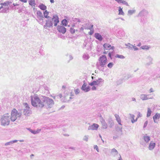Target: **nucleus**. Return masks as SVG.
Here are the masks:
<instances>
[{"label":"nucleus","instance_id":"nucleus-28","mask_svg":"<svg viewBox=\"0 0 160 160\" xmlns=\"http://www.w3.org/2000/svg\"><path fill=\"white\" fill-rule=\"evenodd\" d=\"M103 47L104 48H105L106 49H108L111 47V45L108 43H106L103 44Z\"/></svg>","mask_w":160,"mask_h":160},{"label":"nucleus","instance_id":"nucleus-58","mask_svg":"<svg viewBox=\"0 0 160 160\" xmlns=\"http://www.w3.org/2000/svg\"><path fill=\"white\" fill-rule=\"evenodd\" d=\"M132 48H133V49H134V50L135 51L138 50V48L136 47L135 46H133L132 47Z\"/></svg>","mask_w":160,"mask_h":160},{"label":"nucleus","instance_id":"nucleus-27","mask_svg":"<svg viewBox=\"0 0 160 160\" xmlns=\"http://www.w3.org/2000/svg\"><path fill=\"white\" fill-rule=\"evenodd\" d=\"M119 13L118 15H124V12L123 11L122 8H121V7H119L118 9Z\"/></svg>","mask_w":160,"mask_h":160},{"label":"nucleus","instance_id":"nucleus-24","mask_svg":"<svg viewBox=\"0 0 160 160\" xmlns=\"http://www.w3.org/2000/svg\"><path fill=\"white\" fill-rule=\"evenodd\" d=\"M38 7L43 10H45L47 9V7L43 4H40L38 6Z\"/></svg>","mask_w":160,"mask_h":160},{"label":"nucleus","instance_id":"nucleus-1","mask_svg":"<svg viewBox=\"0 0 160 160\" xmlns=\"http://www.w3.org/2000/svg\"><path fill=\"white\" fill-rule=\"evenodd\" d=\"M31 102L32 106L35 107L42 108L44 106L43 98L40 99L37 95L32 96Z\"/></svg>","mask_w":160,"mask_h":160},{"label":"nucleus","instance_id":"nucleus-64","mask_svg":"<svg viewBox=\"0 0 160 160\" xmlns=\"http://www.w3.org/2000/svg\"><path fill=\"white\" fill-rule=\"evenodd\" d=\"M132 101H133L136 102V99L134 98H132Z\"/></svg>","mask_w":160,"mask_h":160},{"label":"nucleus","instance_id":"nucleus-47","mask_svg":"<svg viewBox=\"0 0 160 160\" xmlns=\"http://www.w3.org/2000/svg\"><path fill=\"white\" fill-rule=\"evenodd\" d=\"M57 97V98L60 99L62 97V95L61 94L59 93L56 95Z\"/></svg>","mask_w":160,"mask_h":160},{"label":"nucleus","instance_id":"nucleus-13","mask_svg":"<svg viewBox=\"0 0 160 160\" xmlns=\"http://www.w3.org/2000/svg\"><path fill=\"white\" fill-rule=\"evenodd\" d=\"M99 125L96 123H93L92 125L89 126L88 128V130H97Z\"/></svg>","mask_w":160,"mask_h":160},{"label":"nucleus","instance_id":"nucleus-15","mask_svg":"<svg viewBox=\"0 0 160 160\" xmlns=\"http://www.w3.org/2000/svg\"><path fill=\"white\" fill-rule=\"evenodd\" d=\"M155 143L151 141L149 145L148 148L150 150H152L155 148Z\"/></svg>","mask_w":160,"mask_h":160},{"label":"nucleus","instance_id":"nucleus-55","mask_svg":"<svg viewBox=\"0 0 160 160\" xmlns=\"http://www.w3.org/2000/svg\"><path fill=\"white\" fill-rule=\"evenodd\" d=\"M137 120V118L136 119H133L132 120L131 122L132 123H134L135 122H136Z\"/></svg>","mask_w":160,"mask_h":160},{"label":"nucleus","instance_id":"nucleus-40","mask_svg":"<svg viewBox=\"0 0 160 160\" xmlns=\"http://www.w3.org/2000/svg\"><path fill=\"white\" fill-rule=\"evenodd\" d=\"M19 5V4H18L17 3H13L12 5H11V7L13 9H15L16 8H14V7L18 6Z\"/></svg>","mask_w":160,"mask_h":160},{"label":"nucleus","instance_id":"nucleus-45","mask_svg":"<svg viewBox=\"0 0 160 160\" xmlns=\"http://www.w3.org/2000/svg\"><path fill=\"white\" fill-rule=\"evenodd\" d=\"M74 92L76 95L78 94L80 92V91L79 89H76L74 90Z\"/></svg>","mask_w":160,"mask_h":160},{"label":"nucleus","instance_id":"nucleus-3","mask_svg":"<svg viewBox=\"0 0 160 160\" xmlns=\"http://www.w3.org/2000/svg\"><path fill=\"white\" fill-rule=\"evenodd\" d=\"M98 62L97 64V67L99 68H105L106 67L107 59L105 55H102L98 58Z\"/></svg>","mask_w":160,"mask_h":160},{"label":"nucleus","instance_id":"nucleus-7","mask_svg":"<svg viewBox=\"0 0 160 160\" xmlns=\"http://www.w3.org/2000/svg\"><path fill=\"white\" fill-rule=\"evenodd\" d=\"M21 114L18 112V111L15 109H13L11 113V117H10L11 120L12 122H14L17 119L18 117H21Z\"/></svg>","mask_w":160,"mask_h":160},{"label":"nucleus","instance_id":"nucleus-5","mask_svg":"<svg viewBox=\"0 0 160 160\" xmlns=\"http://www.w3.org/2000/svg\"><path fill=\"white\" fill-rule=\"evenodd\" d=\"M43 101L44 103V106L47 108H51L54 104L53 100L48 97H44Z\"/></svg>","mask_w":160,"mask_h":160},{"label":"nucleus","instance_id":"nucleus-35","mask_svg":"<svg viewBox=\"0 0 160 160\" xmlns=\"http://www.w3.org/2000/svg\"><path fill=\"white\" fill-rule=\"evenodd\" d=\"M135 12V10H129L128 11V14L131 15L132 14L134 13Z\"/></svg>","mask_w":160,"mask_h":160},{"label":"nucleus","instance_id":"nucleus-31","mask_svg":"<svg viewBox=\"0 0 160 160\" xmlns=\"http://www.w3.org/2000/svg\"><path fill=\"white\" fill-rule=\"evenodd\" d=\"M102 128L104 129H106L108 127V125L106 122H105L102 123Z\"/></svg>","mask_w":160,"mask_h":160},{"label":"nucleus","instance_id":"nucleus-36","mask_svg":"<svg viewBox=\"0 0 160 160\" xmlns=\"http://www.w3.org/2000/svg\"><path fill=\"white\" fill-rule=\"evenodd\" d=\"M140 48L142 49L148 50L149 47L148 46L144 45L141 46Z\"/></svg>","mask_w":160,"mask_h":160},{"label":"nucleus","instance_id":"nucleus-14","mask_svg":"<svg viewBox=\"0 0 160 160\" xmlns=\"http://www.w3.org/2000/svg\"><path fill=\"white\" fill-rule=\"evenodd\" d=\"M57 29L59 32L62 34L65 33L66 31V28L62 26H58L57 27Z\"/></svg>","mask_w":160,"mask_h":160},{"label":"nucleus","instance_id":"nucleus-21","mask_svg":"<svg viewBox=\"0 0 160 160\" xmlns=\"http://www.w3.org/2000/svg\"><path fill=\"white\" fill-rule=\"evenodd\" d=\"M160 118V113H156L155 115L153 117V119L154 122H157L156 120Z\"/></svg>","mask_w":160,"mask_h":160},{"label":"nucleus","instance_id":"nucleus-33","mask_svg":"<svg viewBox=\"0 0 160 160\" xmlns=\"http://www.w3.org/2000/svg\"><path fill=\"white\" fill-rule=\"evenodd\" d=\"M125 45L128 48L130 49H132V47L133 45L131 44L130 43H128V44H125Z\"/></svg>","mask_w":160,"mask_h":160},{"label":"nucleus","instance_id":"nucleus-34","mask_svg":"<svg viewBox=\"0 0 160 160\" xmlns=\"http://www.w3.org/2000/svg\"><path fill=\"white\" fill-rule=\"evenodd\" d=\"M28 130H29V131L31 132L33 134H36L38 132L36 131L35 130H32L30 128H28Z\"/></svg>","mask_w":160,"mask_h":160},{"label":"nucleus","instance_id":"nucleus-17","mask_svg":"<svg viewBox=\"0 0 160 160\" xmlns=\"http://www.w3.org/2000/svg\"><path fill=\"white\" fill-rule=\"evenodd\" d=\"M147 61L148 62H147L146 63V65L149 66L152 64L153 59L151 57H148L147 58Z\"/></svg>","mask_w":160,"mask_h":160},{"label":"nucleus","instance_id":"nucleus-25","mask_svg":"<svg viewBox=\"0 0 160 160\" xmlns=\"http://www.w3.org/2000/svg\"><path fill=\"white\" fill-rule=\"evenodd\" d=\"M90 57L89 55L87 53H84L82 56L83 59L85 60L88 59Z\"/></svg>","mask_w":160,"mask_h":160},{"label":"nucleus","instance_id":"nucleus-53","mask_svg":"<svg viewBox=\"0 0 160 160\" xmlns=\"http://www.w3.org/2000/svg\"><path fill=\"white\" fill-rule=\"evenodd\" d=\"M142 116V114L140 112L138 113V115L137 116V118L139 117H141Z\"/></svg>","mask_w":160,"mask_h":160},{"label":"nucleus","instance_id":"nucleus-48","mask_svg":"<svg viewBox=\"0 0 160 160\" xmlns=\"http://www.w3.org/2000/svg\"><path fill=\"white\" fill-rule=\"evenodd\" d=\"M79 80L78 79H76L73 81V84H77L79 83Z\"/></svg>","mask_w":160,"mask_h":160},{"label":"nucleus","instance_id":"nucleus-57","mask_svg":"<svg viewBox=\"0 0 160 160\" xmlns=\"http://www.w3.org/2000/svg\"><path fill=\"white\" fill-rule=\"evenodd\" d=\"M146 11L145 10H142V11H141L140 12V13L139 14V15L140 16H141L142 13L145 12H146Z\"/></svg>","mask_w":160,"mask_h":160},{"label":"nucleus","instance_id":"nucleus-30","mask_svg":"<svg viewBox=\"0 0 160 160\" xmlns=\"http://www.w3.org/2000/svg\"><path fill=\"white\" fill-rule=\"evenodd\" d=\"M151 112H152V111H151V109L150 108H148V111H147V117H148L149 116H150L151 115Z\"/></svg>","mask_w":160,"mask_h":160},{"label":"nucleus","instance_id":"nucleus-49","mask_svg":"<svg viewBox=\"0 0 160 160\" xmlns=\"http://www.w3.org/2000/svg\"><path fill=\"white\" fill-rule=\"evenodd\" d=\"M67 57H68L69 58V61L68 62H69V61L72 60L73 59V57H72V56L71 55H67Z\"/></svg>","mask_w":160,"mask_h":160},{"label":"nucleus","instance_id":"nucleus-38","mask_svg":"<svg viewBox=\"0 0 160 160\" xmlns=\"http://www.w3.org/2000/svg\"><path fill=\"white\" fill-rule=\"evenodd\" d=\"M89 136L88 135H85L83 138V140L86 142H88V139Z\"/></svg>","mask_w":160,"mask_h":160},{"label":"nucleus","instance_id":"nucleus-32","mask_svg":"<svg viewBox=\"0 0 160 160\" xmlns=\"http://www.w3.org/2000/svg\"><path fill=\"white\" fill-rule=\"evenodd\" d=\"M93 27V25H92L91 26V27L88 28V29L91 30L88 33L90 35H92L93 33V30H91L92 29Z\"/></svg>","mask_w":160,"mask_h":160},{"label":"nucleus","instance_id":"nucleus-26","mask_svg":"<svg viewBox=\"0 0 160 160\" xmlns=\"http://www.w3.org/2000/svg\"><path fill=\"white\" fill-rule=\"evenodd\" d=\"M48 13L49 12L47 10H45L43 12L44 17L47 19L50 18V17L48 16Z\"/></svg>","mask_w":160,"mask_h":160},{"label":"nucleus","instance_id":"nucleus-2","mask_svg":"<svg viewBox=\"0 0 160 160\" xmlns=\"http://www.w3.org/2000/svg\"><path fill=\"white\" fill-rule=\"evenodd\" d=\"M59 22L58 16L56 15H54L52 18H49L46 20V23L44 26V28L47 29V27L50 28L52 27L53 23H54V26H56Z\"/></svg>","mask_w":160,"mask_h":160},{"label":"nucleus","instance_id":"nucleus-42","mask_svg":"<svg viewBox=\"0 0 160 160\" xmlns=\"http://www.w3.org/2000/svg\"><path fill=\"white\" fill-rule=\"evenodd\" d=\"M113 65L114 64L112 62H110L108 64L107 66L108 68H111L113 67Z\"/></svg>","mask_w":160,"mask_h":160},{"label":"nucleus","instance_id":"nucleus-60","mask_svg":"<svg viewBox=\"0 0 160 160\" xmlns=\"http://www.w3.org/2000/svg\"><path fill=\"white\" fill-rule=\"evenodd\" d=\"M108 56L111 59H112V54L111 52H109L108 53Z\"/></svg>","mask_w":160,"mask_h":160},{"label":"nucleus","instance_id":"nucleus-37","mask_svg":"<svg viewBox=\"0 0 160 160\" xmlns=\"http://www.w3.org/2000/svg\"><path fill=\"white\" fill-rule=\"evenodd\" d=\"M62 24L65 26H66L67 25V21L66 19H63L62 22Z\"/></svg>","mask_w":160,"mask_h":160},{"label":"nucleus","instance_id":"nucleus-61","mask_svg":"<svg viewBox=\"0 0 160 160\" xmlns=\"http://www.w3.org/2000/svg\"><path fill=\"white\" fill-rule=\"evenodd\" d=\"M119 159L118 160H122L120 154H119Z\"/></svg>","mask_w":160,"mask_h":160},{"label":"nucleus","instance_id":"nucleus-29","mask_svg":"<svg viewBox=\"0 0 160 160\" xmlns=\"http://www.w3.org/2000/svg\"><path fill=\"white\" fill-rule=\"evenodd\" d=\"M29 4L32 6H35L36 4L35 0H30L29 2Z\"/></svg>","mask_w":160,"mask_h":160},{"label":"nucleus","instance_id":"nucleus-19","mask_svg":"<svg viewBox=\"0 0 160 160\" xmlns=\"http://www.w3.org/2000/svg\"><path fill=\"white\" fill-rule=\"evenodd\" d=\"M114 116L118 124L120 125H122L121 120L119 116L117 114H115Z\"/></svg>","mask_w":160,"mask_h":160},{"label":"nucleus","instance_id":"nucleus-4","mask_svg":"<svg viewBox=\"0 0 160 160\" xmlns=\"http://www.w3.org/2000/svg\"><path fill=\"white\" fill-rule=\"evenodd\" d=\"M10 116L8 113L5 114L1 116L0 122L1 125L3 126L8 125L10 122Z\"/></svg>","mask_w":160,"mask_h":160},{"label":"nucleus","instance_id":"nucleus-50","mask_svg":"<svg viewBox=\"0 0 160 160\" xmlns=\"http://www.w3.org/2000/svg\"><path fill=\"white\" fill-rule=\"evenodd\" d=\"M100 121L101 123L105 122V120L101 116H100Z\"/></svg>","mask_w":160,"mask_h":160},{"label":"nucleus","instance_id":"nucleus-43","mask_svg":"<svg viewBox=\"0 0 160 160\" xmlns=\"http://www.w3.org/2000/svg\"><path fill=\"white\" fill-rule=\"evenodd\" d=\"M131 77V76L130 75L128 74L126 75L124 77V79L125 80H127L129 78Z\"/></svg>","mask_w":160,"mask_h":160},{"label":"nucleus","instance_id":"nucleus-11","mask_svg":"<svg viewBox=\"0 0 160 160\" xmlns=\"http://www.w3.org/2000/svg\"><path fill=\"white\" fill-rule=\"evenodd\" d=\"M87 83L85 81H83V84L82 86L81 89L84 91L85 92H87L89 91L90 90V88L89 86H87Z\"/></svg>","mask_w":160,"mask_h":160},{"label":"nucleus","instance_id":"nucleus-23","mask_svg":"<svg viewBox=\"0 0 160 160\" xmlns=\"http://www.w3.org/2000/svg\"><path fill=\"white\" fill-rule=\"evenodd\" d=\"M108 123L109 124V127L112 128L114 125V122L112 118H109L108 120Z\"/></svg>","mask_w":160,"mask_h":160},{"label":"nucleus","instance_id":"nucleus-18","mask_svg":"<svg viewBox=\"0 0 160 160\" xmlns=\"http://www.w3.org/2000/svg\"><path fill=\"white\" fill-rule=\"evenodd\" d=\"M143 138L144 142L146 143H148L150 140V137L148 136L147 134H146L143 137Z\"/></svg>","mask_w":160,"mask_h":160},{"label":"nucleus","instance_id":"nucleus-51","mask_svg":"<svg viewBox=\"0 0 160 160\" xmlns=\"http://www.w3.org/2000/svg\"><path fill=\"white\" fill-rule=\"evenodd\" d=\"M129 115L130 117L132 119H133L134 118L135 116L134 115L130 113V114H129Z\"/></svg>","mask_w":160,"mask_h":160},{"label":"nucleus","instance_id":"nucleus-54","mask_svg":"<svg viewBox=\"0 0 160 160\" xmlns=\"http://www.w3.org/2000/svg\"><path fill=\"white\" fill-rule=\"evenodd\" d=\"M115 1L117 2L118 3H121L122 0H115Z\"/></svg>","mask_w":160,"mask_h":160},{"label":"nucleus","instance_id":"nucleus-63","mask_svg":"<svg viewBox=\"0 0 160 160\" xmlns=\"http://www.w3.org/2000/svg\"><path fill=\"white\" fill-rule=\"evenodd\" d=\"M98 148V147L97 145H95L94 146V148L95 149H97Z\"/></svg>","mask_w":160,"mask_h":160},{"label":"nucleus","instance_id":"nucleus-12","mask_svg":"<svg viewBox=\"0 0 160 160\" xmlns=\"http://www.w3.org/2000/svg\"><path fill=\"white\" fill-rule=\"evenodd\" d=\"M149 95L146 94H142L140 95V98L143 101L149 99H152L153 98H149Z\"/></svg>","mask_w":160,"mask_h":160},{"label":"nucleus","instance_id":"nucleus-8","mask_svg":"<svg viewBox=\"0 0 160 160\" xmlns=\"http://www.w3.org/2000/svg\"><path fill=\"white\" fill-rule=\"evenodd\" d=\"M104 80L101 78H99L96 80H94L92 82L89 83V85L91 86H101L102 85V83Z\"/></svg>","mask_w":160,"mask_h":160},{"label":"nucleus","instance_id":"nucleus-41","mask_svg":"<svg viewBox=\"0 0 160 160\" xmlns=\"http://www.w3.org/2000/svg\"><path fill=\"white\" fill-rule=\"evenodd\" d=\"M116 57L120 58L123 59L125 58V57L122 55H120L119 54H116Z\"/></svg>","mask_w":160,"mask_h":160},{"label":"nucleus","instance_id":"nucleus-56","mask_svg":"<svg viewBox=\"0 0 160 160\" xmlns=\"http://www.w3.org/2000/svg\"><path fill=\"white\" fill-rule=\"evenodd\" d=\"M92 88V89L93 90H95L96 89V87L95 86H93Z\"/></svg>","mask_w":160,"mask_h":160},{"label":"nucleus","instance_id":"nucleus-9","mask_svg":"<svg viewBox=\"0 0 160 160\" xmlns=\"http://www.w3.org/2000/svg\"><path fill=\"white\" fill-rule=\"evenodd\" d=\"M23 105L25 108L23 110V113L26 116H29L32 113V111L30 109L28 105L26 103H24Z\"/></svg>","mask_w":160,"mask_h":160},{"label":"nucleus","instance_id":"nucleus-22","mask_svg":"<svg viewBox=\"0 0 160 160\" xmlns=\"http://www.w3.org/2000/svg\"><path fill=\"white\" fill-rule=\"evenodd\" d=\"M18 141L17 140H14L10 141L9 142L6 143L5 144V145L7 146L8 145H11L14 143L17 142H18Z\"/></svg>","mask_w":160,"mask_h":160},{"label":"nucleus","instance_id":"nucleus-44","mask_svg":"<svg viewBox=\"0 0 160 160\" xmlns=\"http://www.w3.org/2000/svg\"><path fill=\"white\" fill-rule=\"evenodd\" d=\"M76 30L74 29L73 28H71L70 29V31L71 33H74L75 32Z\"/></svg>","mask_w":160,"mask_h":160},{"label":"nucleus","instance_id":"nucleus-16","mask_svg":"<svg viewBox=\"0 0 160 160\" xmlns=\"http://www.w3.org/2000/svg\"><path fill=\"white\" fill-rule=\"evenodd\" d=\"M111 154L113 157H115L117 155H119V153L118 151L115 148H113L111 149Z\"/></svg>","mask_w":160,"mask_h":160},{"label":"nucleus","instance_id":"nucleus-46","mask_svg":"<svg viewBox=\"0 0 160 160\" xmlns=\"http://www.w3.org/2000/svg\"><path fill=\"white\" fill-rule=\"evenodd\" d=\"M121 3H122L124 5H125L127 6H129V4H128V2L125 0H122V2Z\"/></svg>","mask_w":160,"mask_h":160},{"label":"nucleus","instance_id":"nucleus-59","mask_svg":"<svg viewBox=\"0 0 160 160\" xmlns=\"http://www.w3.org/2000/svg\"><path fill=\"white\" fill-rule=\"evenodd\" d=\"M154 90H153V89L152 88H151L150 89H149V92L150 93H151V92H154Z\"/></svg>","mask_w":160,"mask_h":160},{"label":"nucleus","instance_id":"nucleus-39","mask_svg":"<svg viewBox=\"0 0 160 160\" xmlns=\"http://www.w3.org/2000/svg\"><path fill=\"white\" fill-rule=\"evenodd\" d=\"M73 21L77 23V22H81V20L79 18H74L73 19Z\"/></svg>","mask_w":160,"mask_h":160},{"label":"nucleus","instance_id":"nucleus-52","mask_svg":"<svg viewBox=\"0 0 160 160\" xmlns=\"http://www.w3.org/2000/svg\"><path fill=\"white\" fill-rule=\"evenodd\" d=\"M148 123V121H147L145 122L144 123V125H143V128H145L147 126V124Z\"/></svg>","mask_w":160,"mask_h":160},{"label":"nucleus","instance_id":"nucleus-10","mask_svg":"<svg viewBox=\"0 0 160 160\" xmlns=\"http://www.w3.org/2000/svg\"><path fill=\"white\" fill-rule=\"evenodd\" d=\"M37 18H38V22L41 24H42L44 17L42 13L40 11H38L37 12Z\"/></svg>","mask_w":160,"mask_h":160},{"label":"nucleus","instance_id":"nucleus-20","mask_svg":"<svg viewBox=\"0 0 160 160\" xmlns=\"http://www.w3.org/2000/svg\"><path fill=\"white\" fill-rule=\"evenodd\" d=\"M95 37L97 39L100 41H101L103 39L102 36L99 33H95Z\"/></svg>","mask_w":160,"mask_h":160},{"label":"nucleus","instance_id":"nucleus-62","mask_svg":"<svg viewBox=\"0 0 160 160\" xmlns=\"http://www.w3.org/2000/svg\"><path fill=\"white\" fill-rule=\"evenodd\" d=\"M20 1L24 2H27V0H19Z\"/></svg>","mask_w":160,"mask_h":160},{"label":"nucleus","instance_id":"nucleus-6","mask_svg":"<svg viewBox=\"0 0 160 160\" xmlns=\"http://www.w3.org/2000/svg\"><path fill=\"white\" fill-rule=\"evenodd\" d=\"M11 2H6L1 3L0 4V12L5 13L8 10V5H11Z\"/></svg>","mask_w":160,"mask_h":160}]
</instances>
